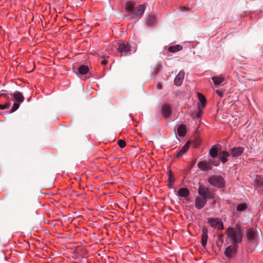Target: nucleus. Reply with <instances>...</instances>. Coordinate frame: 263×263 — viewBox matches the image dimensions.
<instances>
[{
	"label": "nucleus",
	"instance_id": "obj_14",
	"mask_svg": "<svg viewBox=\"0 0 263 263\" xmlns=\"http://www.w3.org/2000/svg\"><path fill=\"white\" fill-rule=\"evenodd\" d=\"M208 229L205 227H203L202 229V234H201V245L202 246L205 248L207 243L208 240Z\"/></svg>",
	"mask_w": 263,
	"mask_h": 263
},
{
	"label": "nucleus",
	"instance_id": "obj_3",
	"mask_svg": "<svg viewBox=\"0 0 263 263\" xmlns=\"http://www.w3.org/2000/svg\"><path fill=\"white\" fill-rule=\"evenodd\" d=\"M198 193L202 197L206 200L214 198V193L213 191L209 187H205L200 184L198 189Z\"/></svg>",
	"mask_w": 263,
	"mask_h": 263
},
{
	"label": "nucleus",
	"instance_id": "obj_10",
	"mask_svg": "<svg viewBox=\"0 0 263 263\" xmlns=\"http://www.w3.org/2000/svg\"><path fill=\"white\" fill-rule=\"evenodd\" d=\"M244 151V148L242 147H234L231 149V154L233 159H236L240 156Z\"/></svg>",
	"mask_w": 263,
	"mask_h": 263
},
{
	"label": "nucleus",
	"instance_id": "obj_5",
	"mask_svg": "<svg viewBox=\"0 0 263 263\" xmlns=\"http://www.w3.org/2000/svg\"><path fill=\"white\" fill-rule=\"evenodd\" d=\"M145 7L144 5H139L136 7L135 10L129 15V17L130 19H136L140 18L144 13Z\"/></svg>",
	"mask_w": 263,
	"mask_h": 263
},
{
	"label": "nucleus",
	"instance_id": "obj_29",
	"mask_svg": "<svg viewBox=\"0 0 263 263\" xmlns=\"http://www.w3.org/2000/svg\"><path fill=\"white\" fill-rule=\"evenodd\" d=\"M203 108L201 107V106L198 104V112L196 115V117L198 118H199L201 117L202 114V109Z\"/></svg>",
	"mask_w": 263,
	"mask_h": 263
},
{
	"label": "nucleus",
	"instance_id": "obj_17",
	"mask_svg": "<svg viewBox=\"0 0 263 263\" xmlns=\"http://www.w3.org/2000/svg\"><path fill=\"white\" fill-rule=\"evenodd\" d=\"M136 8L135 3L132 2H128L126 4V11L130 14L135 10Z\"/></svg>",
	"mask_w": 263,
	"mask_h": 263
},
{
	"label": "nucleus",
	"instance_id": "obj_18",
	"mask_svg": "<svg viewBox=\"0 0 263 263\" xmlns=\"http://www.w3.org/2000/svg\"><path fill=\"white\" fill-rule=\"evenodd\" d=\"M186 128L184 124L180 125L177 129L178 135L180 137H184L186 134Z\"/></svg>",
	"mask_w": 263,
	"mask_h": 263
},
{
	"label": "nucleus",
	"instance_id": "obj_33",
	"mask_svg": "<svg viewBox=\"0 0 263 263\" xmlns=\"http://www.w3.org/2000/svg\"><path fill=\"white\" fill-rule=\"evenodd\" d=\"M256 181L260 186H263V178L259 177L256 179Z\"/></svg>",
	"mask_w": 263,
	"mask_h": 263
},
{
	"label": "nucleus",
	"instance_id": "obj_24",
	"mask_svg": "<svg viewBox=\"0 0 263 263\" xmlns=\"http://www.w3.org/2000/svg\"><path fill=\"white\" fill-rule=\"evenodd\" d=\"M219 219L218 218H209L208 219V223L210 224V226L213 228H216L218 221H219Z\"/></svg>",
	"mask_w": 263,
	"mask_h": 263
},
{
	"label": "nucleus",
	"instance_id": "obj_30",
	"mask_svg": "<svg viewBox=\"0 0 263 263\" xmlns=\"http://www.w3.org/2000/svg\"><path fill=\"white\" fill-rule=\"evenodd\" d=\"M11 105L10 101L6 102L5 104L2 105L0 104V109L3 110L9 108Z\"/></svg>",
	"mask_w": 263,
	"mask_h": 263
},
{
	"label": "nucleus",
	"instance_id": "obj_25",
	"mask_svg": "<svg viewBox=\"0 0 263 263\" xmlns=\"http://www.w3.org/2000/svg\"><path fill=\"white\" fill-rule=\"evenodd\" d=\"M247 206V204L246 203H241L237 206L236 210L239 212H242L246 210Z\"/></svg>",
	"mask_w": 263,
	"mask_h": 263
},
{
	"label": "nucleus",
	"instance_id": "obj_7",
	"mask_svg": "<svg viewBox=\"0 0 263 263\" xmlns=\"http://www.w3.org/2000/svg\"><path fill=\"white\" fill-rule=\"evenodd\" d=\"M219 163H214L213 160H210L209 162L200 161L198 163V167L203 171H206L212 170L211 165L217 166Z\"/></svg>",
	"mask_w": 263,
	"mask_h": 263
},
{
	"label": "nucleus",
	"instance_id": "obj_34",
	"mask_svg": "<svg viewBox=\"0 0 263 263\" xmlns=\"http://www.w3.org/2000/svg\"><path fill=\"white\" fill-rule=\"evenodd\" d=\"M216 92L220 97H222L223 96V92L222 91L217 90L216 91Z\"/></svg>",
	"mask_w": 263,
	"mask_h": 263
},
{
	"label": "nucleus",
	"instance_id": "obj_15",
	"mask_svg": "<svg viewBox=\"0 0 263 263\" xmlns=\"http://www.w3.org/2000/svg\"><path fill=\"white\" fill-rule=\"evenodd\" d=\"M230 156V154L227 151H223L220 153L219 158L222 163H225L227 161V158Z\"/></svg>",
	"mask_w": 263,
	"mask_h": 263
},
{
	"label": "nucleus",
	"instance_id": "obj_38",
	"mask_svg": "<svg viewBox=\"0 0 263 263\" xmlns=\"http://www.w3.org/2000/svg\"><path fill=\"white\" fill-rule=\"evenodd\" d=\"M217 245H218V246L219 245V243H221V244H220V245H222V241H219H219H218L217 242Z\"/></svg>",
	"mask_w": 263,
	"mask_h": 263
},
{
	"label": "nucleus",
	"instance_id": "obj_37",
	"mask_svg": "<svg viewBox=\"0 0 263 263\" xmlns=\"http://www.w3.org/2000/svg\"><path fill=\"white\" fill-rule=\"evenodd\" d=\"M157 87L158 89H161L162 88V86L160 84H157Z\"/></svg>",
	"mask_w": 263,
	"mask_h": 263
},
{
	"label": "nucleus",
	"instance_id": "obj_20",
	"mask_svg": "<svg viewBox=\"0 0 263 263\" xmlns=\"http://www.w3.org/2000/svg\"><path fill=\"white\" fill-rule=\"evenodd\" d=\"M182 49V47L180 45L170 46L168 50L171 52H176Z\"/></svg>",
	"mask_w": 263,
	"mask_h": 263
},
{
	"label": "nucleus",
	"instance_id": "obj_9",
	"mask_svg": "<svg viewBox=\"0 0 263 263\" xmlns=\"http://www.w3.org/2000/svg\"><path fill=\"white\" fill-rule=\"evenodd\" d=\"M117 50L121 53V56H125L130 50V46L128 43H120L118 46Z\"/></svg>",
	"mask_w": 263,
	"mask_h": 263
},
{
	"label": "nucleus",
	"instance_id": "obj_4",
	"mask_svg": "<svg viewBox=\"0 0 263 263\" xmlns=\"http://www.w3.org/2000/svg\"><path fill=\"white\" fill-rule=\"evenodd\" d=\"M208 182L218 188L223 187L225 184L224 179L221 176L213 175L209 178Z\"/></svg>",
	"mask_w": 263,
	"mask_h": 263
},
{
	"label": "nucleus",
	"instance_id": "obj_16",
	"mask_svg": "<svg viewBox=\"0 0 263 263\" xmlns=\"http://www.w3.org/2000/svg\"><path fill=\"white\" fill-rule=\"evenodd\" d=\"M190 143V141H188L185 143V144L181 148L180 151L177 153L176 157L179 158L186 152L189 148Z\"/></svg>",
	"mask_w": 263,
	"mask_h": 263
},
{
	"label": "nucleus",
	"instance_id": "obj_32",
	"mask_svg": "<svg viewBox=\"0 0 263 263\" xmlns=\"http://www.w3.org/2000/svg\"><path fill=\"white\" fill-rule=\"evenodd\" d=\"M216 228L219 230H222L223 229V223L220 220H219V221H218V223H217Z\"/></svg>",
	"mask_w": 263,
	"mask_h": 263
},
{
	"label": "nucleus",
	"instance_id": "obj_2",
	"mask_svg": "<svg viewBox=\"0 0 263 263\" xmlns=\"http://www.w3.org/2000/svg\"><path fill=\"white\" fill-rule=\"evenodd\" d=\"M0 96L5 97L8 101L10 100L12 97L13 98V101L15 102L14 103L11 109L9 111L10 114L15 111L19 108L20 103L23 102L25 100L23 94L20 91H16L10 95H5L2 93L0 95Z\"/></svg>",
	"mask_w": 263,
	"mask_h": 263
},
{
	"label": "nucleus",
	"instance_id": "obj_6",
	"mask_svg": "<svg viewBox=\"0 0 263 263\" xmlns=\"http://www.w3.org/2000/svg\"><path fill=\"white\" fill-rule=\"evenodd\" d=\"M238 246L236 244H233L226 248L224 251V255L229 258L234 257L237 252Z\"/></svg>",
	"mask_w": 263,
	"mask_h": 263
},
{
	"label": "nucleus",
	"instance_id": "obj_12",
	"mask_svg": "<svg viewBox=\"0 0 263 263\" xmlns=\"http://www.w3.org/2000/svg\"><path fill=\"white\" fill-rule=\"evenodd\" d=\"M161 112L165 118H168L172 114L171 107L168 104H164L162 107Z\"/></svg>",
	"mask_w": 263,
	"mask_h": 263
},
{
	"label": "nucleus",
	"instance_id": "obj_27",
	"mask_svg": "<svg viewBox=\"0 0 263 263\" xmlns=\"http://www.w3.org/2000/svg\"><path fill=\"white\" fill-rule=\"evenodd\" d=\"M155 17L153 15L149 16L147 21V24L149 25H152L155 23Z\"/></svg>",
	"mask_w": 263,
	"mask_h": 263
},
{
	"label": "nucleus",
	"instance_id": "obj_1",
	"mask_svg": "<svg viewBox=\"0 0 263 263\" xmlns=\"http://www.w3.org/2000/svg\"><path fill=\"white\" fill-rule=\"evenodd\" d=\"M226 234L233 244L238 245L242 242V229L239 224H237L234 228H228Z\"/></svg>",
	"mask_w": 263,
	"mask_h": 263
},
{
	"label": "nucleus",
	"instance_id": "obj_36",
	"mask_svg": "<svg viewBox=\"0 0 263 263\" xmlns=\"http://www.w3.org/2000/svg\"><path fill=\"white\" fill-rule=\"evenodd\" d=\"M222 237H223V235L222 234H220L219 235V241H222Z\"/></svg>",
	"mask_w": 263,
	"mask_h": 263
},
{
	"label": "nucleus",
	"instance_id": "obj_26",
	"mask_svg": "<svg viewBox=\"0 0 263 263\" xmlns=\"http://www.w3.org/2000/svg\"><path fill=\"white\" fill-rule=\"evenodd\" d=\"M212 80L215 85H219L223 81V78L217 77H212Z\"/></svg>",
	"mask_w": 263,
	"mask_h": 263
},
{
	"label": "nucleus",
	"instance_id": "obj_11",
	"mask_svg": "<svg viewBox=\"0 0 263 263\" xmlns=\"http://www.w3.org/2000/svg\"><path fill=\"white\" fill-rule=\"evenodd\" d=\"M184 77V72L183 70L180 71L178 74L176 76L174 80V84L177 86H180L183 81Z\"/></svg>",
	"mask_w": 263,
	"mask_h": 263
},
{
	"label": "nucleus",
	"instance_id": "obj_31",
	"mask_svg": "<svg viewBox=\"0 0 263 263\" xmlns=\"http://www.w3.org/2000/svg\"><path fill=\"white\" fill-rule=\"evenodd\" d=\"M118 143L121 148H123L126 145V142L125 141L120 139L118 141Z\"/></svg>",
	"mask_w": 263,
	"mask_h": 263
},
{
	"label": "nucleus",
	"instance_id": "obj_22",
	"mask_svg": "<svg viewBox=\"0 0 263 263\" xmlns=\"http://www.w3.org/2000/svg\"><path fill=\"white\" fill-rule=\"evenodd\" d=\"M89 71L88 66L86 65H81L78 68V71L81 74H85Z\"/></svg>",
	"mask_w": 263,
	"mask_h": 263
},
{
	"label": "nucleus",
	"instance_id": "obj_28",
	"mask_svg": "<svg viewBox=\"0 0 263 263\" xmlns=\"http://www.w3.org/2000/svg\"><path fill=\"white\" fill-rule=\"evenodd\" d=\"M168 181V183L167 185L170 188H172V185L175 181V180H174V178L173 177L172 175L171 174L169 175Z\"/></svg>",
	"mask_w": 263,
	"mask_h": 263
},
{
	"label": "nucleus",
	"instance_id": "obj_21",
	"mask_svg": "<svg viewBox=\"0 0 263 263\" xmlns=\"http://www.w3.org/2000/svg\"><path fill=\"white\" fill-rule=\"evenodd\" d=\"M197 96L201 103V105H200L201 106V107L204 108L206 104L205 98L203 96V95L199 92L197 93Z\"/></svg>",
	"mask_w": 263,
	"mask_h": 263
},
{
	"label": "nucleus",
	"instance_id": "obj_8",
	"mask_svg": "<svg viewBox=\"0 0 263 263\" xmlns=\"http://www.w3.org/2000/svg\"><path fill=\"white\" fill-rule=\"evenodd\" d=\"M257 231V229L247 228L246 237L250 242H253L256 239Z\"/></svg>",
	"mask_w": 263,
	"mask_h": 263
},
{
	"label": "nucleus",
	"instance_id": "obj_23",
	"mask_svg": "<svg viewBox=\"0 0 263 263\" xmlns=\"http://www.w3.org/2000/svg\"><path fill=\"white\" fill-rule=\"evenodd\" d=\"M209 155L212 158H215L218 155V151L217 149L215 147L213 146L209 151Z\"/></svg>",
	"mask_w": 263,
	"mask_h": 263
},
{
	"label": "nucleus",
	"instance_id": "obj_35",
	"mask_svg": "<svg viewBox=\"0 0 263 263\" xmlns=\"http://www.w3.org/2000/svg\"><path fill=\"white\" fill-rule=\"evenodd\" d=\"M107 63V61L106 60H103L101 61V64L102 65H106Z\"/></svg>",
	"mask_w": 263,
	"mask_h": 263
},
{
	"label": "nucleus",
	"instance_id": "obj_19",
	"mask_svg": "<svg viewBox=\"0 0 263 263\" xmlns=\"http://www.w3.org/2000/svg\"><path fill=\"white\" fill-rule=\"evenodd\" d=\"M178 195L182 197H186L190 194V191L187 188H181L178 190Z\"/></svg>",
	"mask_w": 263,
	"mask_h": 263
},
{
	"label": "nucleus",
	"instance_id": "obj_13",
	"mask_svg": "<svg viewBox=\"0 0 263 263\" xmlns=\"http://www.w3.org/2000/svg\"><path fill=\"white\" fill-rule=\"evenodd\" d=\"M207 200L203 198L197 197L195 199V206L198 209H201L206 203Z\"/></svg>",
	"mask_w": 263,
	"mask_h": 263
}]
</instances>
